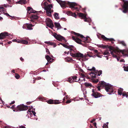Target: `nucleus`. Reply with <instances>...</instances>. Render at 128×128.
I'll return each instance as SVG.
<instances>
[{"mask_svg":"<svg viewBox=\"0 0 128 128\" xmlns=\"http://www.w3.org/2000/svg\"><path fill=\"white\" fill-rule=\"evenodd\" d=\"M74 35L77 36L78 37H80L81 38L84 39V40H82L78 37H75L73 36H72V39L78 44L82 45L84 46H87V44L86 43H89V42L88 41V39L87 38L84 37L82 35L79 33L74 32Z\"/></svg>","mask_w":128,"mask_h":128,"instance_id":"f257e3e1","label":"nucleus"},{"mask_svg":"<svg viewBox=\"0 0 128 128\" xmlns=\"http://www.w3.org/2000/svg\"><path fill=\"white\" fill-rule=\"evenodd\" d=\"M105 87V90L108 92V94H112L114 92L113 87L112 86L110 85L107 84L104 81L99 82V84L97 88L98 90H100V88Z\"/></svg>","mask_w":128,"mask_h":128,"instance_id":"f03ea898","label":"nucleus"},{"mask_svg":"<svg viewBox=\"0 0 128 128\" xmlns=\"http://www.w3.org/2000/svg\"><path fill=\"white\" fill-rule=\"evenodd\" d=\"M111 54L114 58H117L118 56L120 57L122 56L121 54L125 56H128V50H121L119 49L115 50L110 52Z\"/></svg>","mask_w":128,"mask_h":128,"instance_id":"7ed1b4c3","label":"nucleus"},{"mask_svg":"<svg viewBox=\"0 0 128 128\" xmlns=\"http://www.w3.org/2000/svg\"><path fill=\"white\" fill-rule=\"evenodd\" d=\"M59 4L61 6L62 8H66V4H67L70 6V7L71 8V9L72 10H76L77 11H79L78 8L74 7V6H76L77 4L74 2H68L66 3L65 1H62L61 0V2H59Z\"/></svg>","mask_w":128,"mask_h":128,"instance_id":"20e7f679","label":"nucleus"},{"mask_svg":"<svg viewBox=\"0 0 128 128\" xmlns=\"http://www.w3.org/2000/svg\"><path fill=\"white\" fill-rule=\"evenodd\" d=\"M28 109V106H25L23 104H22L18 106L16 108L13 110V111H17L26 110H27Z\"/></svg>","mask_w":128,"mask_h":128,"instance_id":"39448f33","label":"nucleus"},{"mask_svg":"<svg viewBox=\"0 0 128 128\" xmlns=\"http://www.w3.org/2000/svg\"><path fill=\"white\" fill-rule=\"evenodd\" d=\"M52 6V4H49L47 6L44 7V9L46 10V13L47 15L49 16H51V13L53 12V10H51Z\"/></svg>","mask_w":128,"mask_h":128,"instance_id":"423d86ee","label":"nucleus"},{"mask_svg":"<svg viewBox=\"0 0 128 128\" xmlns=\"http://www.w3.org/2000/svg\"><path fill=\"white\" fill-rule=\"evenodd\" d=\"M123 1L124 3L122 6L123 9L122 12L124 13H126L128 12V1L123 0Z\"/></svg>","mask_w":128,"mask_h":128,"instance_id":"0eeeda50","label":"nucleus"},{"mask_svg":"<svg viewBox=\"0 0 128 128\" xmlns=\"http://www.w3.org/2000/svg\"><path fill=\"white\" fill-rule=\"evenodd\" d=\"M53 36L56 40L58 41H62V40H64L65 42V43L67 41V40L63 36L57 34L55 33L53 34Z\"/></svg>","mask_w":128,"mask_h":128,"instance_id":"6e6552de","label":"nucleus"},{"mask_svg":"<svg viewBox=\"0 0 128 128\" xmlns=\"http://www.w3.org/2000/svg\"><path fill=\"white\" fill-rule=\"evenodd\" d=\"M123 89L121 88H119L118 91V95H121L122 94L123 96H126V98L128 97V92L126 93L125 92H123Z\"/></svg>","mask_w":128,"mask_h":128,"instance_id":"1a4fd4ad","label":"nucleus"},{"mask_svg":"<svg viewBox=\"0 0 128 128\" xmlns=\"http://www.w3.org/2000/svg\"><path fill=\"white\" fill-rule=\"evenodd\" d=\"M46 23L47 26L49 27L53 26L54 25L52 20L49 18H47L46 19Z\"/></svg>","mask_w":128,"mask_h":128,"instance_id":"9d476101","label":"nucleus"},{"mask_svg":"<svg viewBox=\"0 0 128 128\" xmlns=\"http://www.w3.org/2000/svg\"><path fill=\"white\" fill-rule=\"evenodd\" d=\"M77 76H71L68 79V82L70 83H72L74 82H77V80H76Z\"/></svg>","mask_w":128,"mask_h":128,"instance_id":"9b49d317","label":"nucleus"},{"mask_svg":"<svg viewBox=\"0 0 128 128\" xmlns=\"http://www.w3.org/2000/svg\"><path fill=\"white\" fill-rule=\"evenodd\" d=\"M9 34H8L7 32H2L0 34V39H3L6 38V36H8Z\"/></svg>","mask_w":128,"mask_h":128,"instance_id":"f8f14e48","label":"nucleus"},{"mask_svg":"<svg viewBox=\"0 0 128 128\" xmlns=\"http://www.w3.org/2000/svg\"><path fill=\"white\" fill-rule=\"evenodd\" d=\"M92 95L95 98H97L103 96L101 94L97 92L94 94H92Z\"/></svg>","mask_w":128,"mask_h":128,"instance_id":"ddd939ff","label":"nucleus"},{"mask_svg":"<svg viewBox=\"0 0 128 128\" xmlns=\"http://www.w3.org/2000/svg\"><path fill=\"white\" fill-rule=\"evenodd\" d=\"M101 38L104 39V40L105 41L110 40V41H114V39L112 38H108L106 37L104 35H102L101 36Z\"/></svg>","mask_w":128,"mask_h":128,"instance_id":"4468645a","label":"nucleus"},{"mask_svg":"<svg viewBox=\"0 0 128 128\" xmlns=\"http://www.w3.org/2000/svg\"><path fill=\"white\" fill-rule=\"evenodd\" d=\"M27 13H28L29 14L30 13H30H35L37 12V11L34 10L33 9L30 7L29 6L27 7Z\"/></svg>","mask_w":128,"mask_h":128,"instance_id":"2eb2a0df","label":"nucleus"},{"mask_svg":"<svg viewBox=\"0 0 128 128\" xmlns=\"http://www.w3.org/2000/svg\"><path fill=\"white\" fill-rule=\"evenodd\" d=\"M45 58L47 60L48 62L49 63H50L53 62L54 59L50 57L49 56L47 55L46 56Z\"/></svg>","mask_w":128,"mask_h":128,"instance_id":"dca6fc26","label":"nucleus"},{"mask_svg":"<svg viewBox=\"0 0 128 128\" xmlns=\"http://www.w3.org/2000/svg\"><path fill=\"white\" fill-rule=\"evenodd\" d=\"M71 55L73 57L79 58V56H81L82 55L80 52H78L74 54L72 53H70Z\"/></svg>","mask_w":128,"mask_h":128,"instance_id":"f3484780","label":"nucleus"},{"mask_svg":"<svg viewBox=\"0 0 128 128\" xmlns=\"http://www.w3.org/2000/svg\"><path fill=\"white\" fill-rule=\"evenodd\" d=\"M24 25V26L26 27L28 29L30 30H32V27L33 26L32 24H27Z\"/></svg>","mask_w":128,"mask_h":128,"instance_id":"a211bd4d","label":"nucleus"},{"mask_svg":"<svg viewBox=\"0 0 128 128\" xmlns=\"http://www.w3.org/2000/svg\"><path fill=\"white\" fill-rule=\"evenodd\" d=\"M97 72H96V71L94 72H91L90 74L92 77V78H95L96 77V76H98L97 75Z\"/></svg>","mask_w":128,"mask_h":128,"instance_id":"6ab92c4d","label":"nucleus"},{"mask_svg":"<svg viewBox=\"0 0 128 128\" xmlns=\"http://www.w3.org/2000/svg\"><path fill=\"white\" fill-rule=\"evenodd\" d=\"M38 18L39 17L37 15L34 14H32L30 16L31 18L34 20H37Z\"/></svg>","mask_w":128,"mask_h":128,"instance_id":"aec40b11","label":"nucleus"},{"mask_svg":"<svg viewBox=\"0 0 128 128\" xmlns=\"http://www.w3.org/2000/svg\"><path fill=\"white\" fill-rule=\"evenodd\" d=\"M45 44H48L49 45H53L54 47H55L56 46V44L54 42H50L49 41H46L44 42Z\"/></svg>","mask_w":128,"mask_h":128,"instance_id":"412c9836","label":"nucleus"},{"mask_svg":"<svg viewBox=\"0 0 128 128\" xmlns=\"http://www.w3.org/2000/svg\"><path fill=\"white\" fill-rule=\"evenodd\" d=\"M79 16L80 17H81V18L82 19H84L86 17V15L85 14L82 13H80Z\"/></svg>","mask_w":128,"mask_h":128,"instance_id":"4be33fe9","label":"nucleus"},{"mask_svg":"<svg viewBox=\"0 0 128 128\" xmlns=\"http://www.w3.org/2000/svg\"><path fill=\"white\" fill-rule=\"evenodd\" d=\"M17 3L21 4H24L26 3V0H20Z\"/></svg>","mask_w":128,"mask_h":128,"instance_id":"5701e85b","label":"nucleus"},{"mask_svg":"<svg viewBox=\"0 0 128 128\" xmlns=\"http://www.w3.org/2000/svg\"><path fill=\"white\" fill-rule=\"evenodd\" d=\"M84 84L87 87L90 88L91 87H92V85L91 84L88 82H85Z\"/></svg>","mask_w":128,"mask_h":128,"instance_id":"b1692460","label":"nucleus"},{"mask_svg":"<svg viewBox=\"0 0 128 128\" xmlns=\"http://www.w3.org/2000/svg\"><path fill=\"white\" fill-rule=\"evenodd\" d=\"M54 24L55 26L57 28H61V27L59 23L55 22Z\"/></svg>","mask_w":128,"mask_h":128,"instance_id":"393cba45","label":"nucleus"},{"mask_svg":"<svg viewBox=\"0 0 128 128\" xmlns=\"http://www.w3.org/2000/svg\"><path fill=\"white\" fill-rule=\"evenodd\" d=\"M81 54L82 55H81L82 56H79V58H79V60H80L81 59V58H84V59H86V58L87 57L86 55H84L83 54L81 53Z\"/></svg>","mask_w":128,"mask_h":128,"instance_id":"a878e982","label":"nucleus"},{"mask_svg":"<svg viewBox=\"0 0 128 128\" xmlns=\"http://www.w3.org/2000/svg\"><path fill=\"white\" fill-rule=\"evenodd\" d=\"M98 46V47L101 48H106V46H105L103 44H98L97 45Z\"/></svg>","mask_w":128,"mask_h":128,"instance_id":"bb28decb","label":"nucleus"},{"mask_svg":"<svg viewBox=\"0 0 128 128\" xmlns=\"http://www.w3.org/2000/svg\"><path fill=\"white\" fill-rule=\"evenodd\" d=\"M47 103L49 104H54V100H52L50 99L47 101Z\"/></svg>","mask_w":128,"mask_h":128,"instance_id":"cd10ccee","label":"nucleus"},{"mask_svg":"<svg viewBox=\"0 0 128 128\" xmlns=\"http://www.w3.org/2000/svg\"><path fill=\"white\" fill-rule=\"evenodd\" d=\"M58 14L55 12L54 14V18L56 19H59V18L58 17Z\"/></svg>","mask_w":128,"mask_h":128,"instance_id":"c85d7f7f","label":"nucleus"},{"mask_svg":"<svg viewBox=\"0 0 128 128\" xmlns=\"http://www.w3.org/2000/svg\"><path fill=\"white\" fill-rule=\"evenodd\" d=\"M21 43L24 44H28V42L25 40H22V41H21Z\"/></svg>","mask_w":128,"mask_h":128,"instance_id":"c756f323","label":"nucleus"},{"mask_svg":"<svg viewBox=\"0 0 128 128\" xmlns=\"http://www.w3.org/2000/svg\"><path fill=\"white\" fill-rule=\"evenodd\" d=\"M59 100H54V104H57L61 103Z\"/></svg>","mask_w":128,"mask_h":128,"instance_id":"7c9ffc66","label":"nucleus"},{"mask_svg":"<svg viewBox=\"0 0 128 128\" xmlns=\"http://www.w3.org/2000/svg\"><path fill=\"white\" fill-rule=\"evenodd\" d=\"M60 44L62 45L64 47L66 48H70L69 46L62 43H60Z\"/></svg>","mask_w":128,"mask_h":128,"instance_id":"2f4dec72","label":"nucleus"},{"mask_svg":"<svg viewBox=\"0 0 128 128\" xmlns=\"http://www.w3.org/2000/svg\"><path fill=\"white\" fill-rule=\"evenodd\" d=\"M103 54L104 55H109L110 54V53L108 52V51L106 50L104 52H102Z\"/></svg>","mask_w":128,"mask_h":128,"instance_id":"473e14b6","label":"nucleus"},{"mask_svg":"<svg viewBox=\"0 0 128 128\" xmlns=\"http://www.w3.org/2000/svg\"><path fill=\"white\" fill-rule=\"evenodd\" d=\"M108 48L109 50H110V51L111 52H112L111 51V50H113V51L114 50H113V47L112 46H106V48Z\"/></svg>","mask_w":128,"mask_h":128,"instance_id":"72a5a7b5","label":"nucleus"},{"mask_svg":"<svg viewBox=\"0 0 128 128\" xmlns=\"http://www.w3.org/2000/svg\"><path fill=\"white\" fill-rule=\"evenodd\" d=\"M15 78L17 79H18L20 77V76L18 74H15Z\"/></svg>","mask_w":128,"mask_h":128,"instance_id":"f704fd0d","label":"nucleus"},{"mask_svg":"<svg viewBox=\"0 0 128 128\" xmlns=\"http://www.w3.org/2000/svg\"><path fill=\"white\" fill-rule=\"evenodd\" d=\"M84 21L85 22H89L90 21L89 20L88 18H87L86 17L84 18Z\"/></svg>","mask_w":128,"mask_h":128,"instance_id":"c9c22d12","label":"nucleus"},{"mask_svg":"<svg viewBox=\"0 0 128 128\" xmlns=\"http://www.w3.org/2000/svg\"><path fill=\"white\" fill-rule=\"evenodd\" d=\"M66 14L69 16L71 15L72 14V12L70 11H68L66 12Z\"/></svg>","mask_w":128,"mask_h":128,"instance_id":"e433bc0d","label":"nucleus"},{"mask_svg":"<svg viewBox=\"0 0 128 128\" xmlns=\"http://www.w3.org/2000/svg\"><path fill=\"white\" fill-rule=\"evenodd\" d=\"M124 71L128 72V66H124Z\"/></svg>","mask_w":128,"mask_h":128,"instance_id":"4c0bfd02","label":"nucleus"},{"mask_svg":"<svg viewBox=\"0 0 128 128\" xmlns=\"http://www.w3.org/2000/svg\"><path fill=\"white\" fill-rule=\"evenodd\" d=\"M98 76H100L102 73V70H100L98 72Z\"/></svg>","mask_w":128,"mask_h":128,"instance_id":"58836bf2","label":"nucleus"},{"mask_svg":"<svg viewBox=\"0 0 128 128\" xmlns=\"http://www.w3.org/2000/svg\"><path fill=\"white\" fill-rule=\"evenodd\" d=\"M46 52L47 53V54L50 55V53L49 52V51L48 49V48L46 49Z\"/></svg>","mask_w":128,"mask_h":128,"instance_id":"ea45409f","label":"nucleus"},{"mask_svg":"<svg viewBox=\"0 0 128 128\" xmlns=\"http://www.w3.org/2000/svg\"><path fill=\"white\" fill-rule=\"evenodd\" d=\"M120 44H122L124 46H126V44L125 42L124 41H121L120 42Z\"/></svg>","mask_w":128,"mask_h":128,"instance_id":"a19ab883","label":"nucleus"},{"mask_svg":"<svg viewBox=\"0 0 128 128\" xmlns=\"http://www.w3.org/2000/svg\"><path fill=\"white\" fill-rule=\"evenodd\" d=\"M103 128H108V125L106 124H104L103 126H102Z\"/></svg>","mask_w":128,"mask_h":128,"instance_id":"79ce46f5","label":"nucleus"},{"mask_svg":"<svg viewBox=\"0 0 128 128\" xmlns=\"http://www.w3.org/2000/svg\"><path fill=\"white\" fill-rule=\"evenodd\" d=\"M98 79L96 80H93V82L94 83H97L98 82Z\"/></svg>","mask_w":128,"mask_h":128,"instance_id":"37998d69","label":"nucleus"},{"mask_svg":"<svg viewBox=\"0 0 128 128\" xmlns=\"http://www.w3.org/2000/svg\"><path fill=\"white\" fill-rule=\"evenodd\" d=\"M48 4V3L46 2H45L44 3V7H45L46 6H47Z\"/></svg>","mask_w":128,"mask_h":128,"instance_id":"c03bdc74","label":"nucleus"},{"mask_svg":"<svg viewBox=\"0 0 128 128\" xmlns=\"http://www.w3.org/2000/svg\"><path fill=\"white\" fill-rule=\"evenodd\" d=\"M94 52L95 53H96V54H98V50H94Z\"/></svg>","mask_w":128,"mask_h":128,"instance_id":"a18cd8bd","label":"nucleus"},{"mask_svg":"<svg viewBox=\"0 0 128 128\" xmlns=\"http://www.w3.org/2000/svg\"><path fill=\"white\" fill-rule=\"evenodd\" d=\"M71 16H73L74 17H76V15L75 13H72V14Z\"/></svg>","mask_w":128,"mask_h":128,"instance_id":"49530a36","label":"nucleus"},{"mask_svg":"<svg viewBox=\"0 0 128 128\" xmlns=\"http://www.w3.org/2000/svg\"><path fill=\"white\" fill-rule=\"evenodd\" d=\"M69 46L70 48H68V49H70V48H74V46H72V45L70 46Z\"/></svg>","mask_w":128,"mask_h":128,"instance_id":"de8ad7c7","label":"nucleus"},{"mask_svg":"<svg viewBox=\"0 0 128 128\" xmlns=\"http://www.w3.org/2000/svg\"><path fill=\"white\" fill-rule=\"evenodd\" d=\"M71 102V101L70 100H68L66 101V104L69 103H70Z\"/></svg>","mask_w":128,"mask_h":128,"instance_id":"09e8293b","label":"nucleus"},{"mask_svg":"<svg viewBox=\"0 0 128 128\" xmlns=\"http://www.w3.org/2000/svg\"><path fill=\"white\" fill-rule=\"evenodd\" d=\"M19 128H26L23 126H20L19 127Z\"/></svg>","mask_w":128,"mask_h":128,"instance_id":"8fccbe9b","label":"nucleus"},{"mask_svg":"<svg viewBox=\"0 0 128 128\" xmlns=\"http://www.w3.org/2000/svg\"><path fill=\"white\" fill-rule=\"evenodd\" d=\"M96 122H94L93 124L94 126L96 128H97V127L96 126Z\"/></svg>","mask_w":128,"mask_h":128,"instance_id":"3c124183","label":"nucleus"},{"mask_svg":"<svg viewBox=\"0 0 128 128\" xmlns=\"http://www.w3.org/2000/svg\"><path fill=\"white\" fill-rule=\"evenodd\" d=\"M81 76H82L83 78H84L85 76L83 74L81 73Z\"/></svg>","mask_w":128,"mask_h":128,"instance_id":"603ef678","label":"nucleus"},{"mask_svg":"<svg viewBox=\"0 0 128 128\" xmlns=\"http://www.w3.org/2000/svg\"><path fill=\"white\" fill-rule=\"evenodd\" d=\"M32 114H33L34 115V116H35V114H36V113L35 112L33 111H32Z\"/></svg>","mask_w":128,"mask_h":128,"instance_id":"864d4df0","label":"nucleus"},{"mask_svg":"<svg viewBox=\"0 0 128 128\" xmlns=\"http://www.w3.org/2000/svg\"><path fill=\"white\" fill-rule=\"evenodd\" d=\"M21 41L22 40H17V42H16L18 43H21Z\"/></svg>","mask_w":128,"mask_h":128,"instance_id":"5fc2aeb1","label":"nucleus"},{"mask_svg":"<svg viewBox=\"0 0 128 128\" xmlns=\"http://www.w3.org/2000/svg\"><path fill=\"white\" fill-rule=\"evenodd\" d=\"M20 60L22 62H24V59L22 57L20 58Z\"/></svg>","mask_w":128,"mask_h":128,"instance_id":"6e6d98bb","label":"nucleus"},{"mask_svg":"<svg viewBox=\"0 0 128 128\" xmlns=\"http://www.w3.org/2000/svg\"><path fill=\"white\" fill-rule=\"evenodd\" d=\"M92 94H94V93H95L96 92H95L94 90V89H92Z\"/></svg>","mask_w":128,"mask_h":128,"instance_id":"4d7b16f0","label":"nucleus"},{"mask_svg":"<svg viewBox=\"0 0 128 128\" xmlns=\"http://www.w3.org/2000/svg\"><path fill=\"white\" fill-rule=\"evenodd\" d=\"M120 62H125V60H124V59H122L120 60Z\"/></svg>","mask_w":128,"mask_h":128,"instance_id":"13d9d810","label":"nucleus"},{"mask_svg":"<svg viewBox=\"0 0 128 128\" xmlns=\"http://www.w3.org/2000/svg\"><path fill=\"white\" fill-rule=\"evenodd\" d=\"M32 102H26V104H31V103Z\"/></svg>","mask_w":128,"mask_h":128,"instance_id":"bf43d9fd","label":"nucleus"},{"mask_svg":"<svg viewBox=\"0 0 128 128\" xmlns=\"http://www.w3.org/2000/svg\"><path fill=\"white\" fill-rule=\"evenodd\" d=\"M15 103V101H13L12 102L10 103V104H14Z\"/></svg>","mask_w":128,"mask_h":128,"instance_id":"052dcab7","label":"nucleus"},{"mask_svg":"<svg viewBox=\"0 0 128 128\" xmlns=\"http://www.w3.org/2000/svg\"><path fill=\"white\" fill-rule=\"evenodd\" d=\"M95 120V119H93L90 121L91 123H92L93 122H94Z\"/></svg>","mask_w":128,"mask_h":128,"instance_id":"680f3d73","label":"nucleus"},{"mask_svg":"<svg viewBox=\"0 0 128 128\" xmlns=\"http://www.w3.org/2000/svg\"><path fill=\"white\" fill-rule=\"evenodd\" d=\"M92 69V70L95 71V68L94 67H93Z\"/></svg>","mask_w":128,"mask_h":128,"instance_id":"e2e57ef3","label":"nucleus"},{"mask_svg":"<svg viewBox=\"0 0 128 128\" xmlns=\"http://www.w3.org/2000/svg\"><path fill=\"white\" fill-rule=\"evenodd\" d=\"M36 79H37L38 80H39L41 79V78L40 77H38L37 78H36Z\"/></svg>","mask_w":128,"mask_h":128,"instance_id":"0e129e2a","label":"nucleus"},{"mask_svg":"<svg viewBox=\"0 0 128 128\" xmlns=\"http://www.w3.org/2000/svg\"><path fill=\"white\" fill-rule=\"evenodd\" d=\"M13 42H16L17 41V40L16 39H14L12 40Z\"/></svg>","mask_w":128,"mask_h":128,"instance_id":"69168bd1","label":"nucleus"},{"mask_svg":"<svg viewBox=\"0 0 128 128\" xmlns=\"http://www.w3.org/2000/svg\"><path fill=\"white\" fill-rule=\"evenodd\" d=\"M87 55L88 56L91 57L92 56L90 55L88 53H87Z\"/></svg>","mask_w":128,"mask_h":128,"instance_id":"338daca9","label":"nucleus"},{"mask_svg":"<svg viewBox=\"0 0 128 128\" xmlns=\"http://www.w3.org/2000/svg\"><path fill=\"white\" fill-rule=\"evenodd\" d=\"M57 2L59 3V2H61V0H56Z\"/></svg>","mask_w":128,"mask_h":128,"instance_id":"774afa93","label":"nucleus"}]
</instances>
